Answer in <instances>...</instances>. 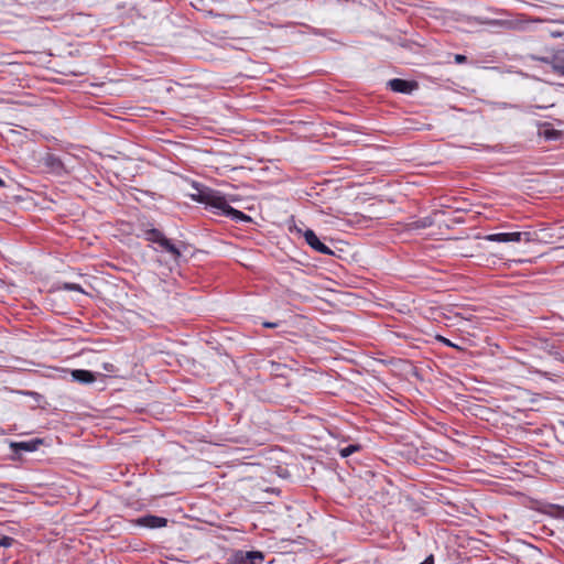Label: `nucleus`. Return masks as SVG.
Returning a JSON list of instances; mask_svg holds the SVG:
<instances>
[{"mask_svg": "<svg viewBox=\"0 0 564 564\" xmlns=\"http://www.w3.org/2000/svg\"><path fill=\"white\" fill-rule=\"evenodd\" d=\"M195 199L213 209L214 214L229 217L235 221H250L251 218L245 213L232 208L227 199L216 191L200 192Z\"/></svg>", "mask_w": 564, "mask_h": 564, "instance_id": "nucleus-1", "label": "nucleus"}, {"mask_svg": "<svg viewBox=\"0 0 564 564\" xmlns=\"http://www.w3.org/2000/svg\"><path fill=\"white\" fill-rule=\"evenodd\" d=\"M264 554L260 551H235L224 564H262Z\"/></svg>", "mask_w": 564, "mask_h": 564, "instance_id": "nucleus-2", "label": "nucleus"}, {"mask_svg": "<svg viewBox=\"0 0 564 564\" xmlns=\"http://www.w3.org/2000/svg\"><path fill=\"white\" fill-rule=\"evenodd\" d=\"M43 164L48 172L58 176L68 174L70 172V170L67 167L66 162L53 153H47L44 156Z\"/></svg>", "mask_w": 564, "mask_h": 564, "instance_id": "nucleus-3", "label": "nucleus"}, {"mask_svg": "<svg viewBox=\"0 0 564 564\" xmlns=\"http://www.w3.org/2000/svg\"><path fill=\"white\" fill-rule=\"evenodd\" d=\"M488 241L494 242H520L522 240L529 242L531 241V234L530 232H499V234H491L487 235L485 237Z\"/></svg>", "mask_w": 564, "mask_h": 564, "instance_id": "nucleus-4", "label": "nucleus"}, {"mask_svg": "<svg viewBox=\"0 0 564 564\" xmlns=\"http://www.w3.org/2000/svg\"><path fill=\"white\" fill-rule=\"evenodd\" d=\"M132 523L138 527H143L148 529H159L164 528L167 524V519L154 514H145L143 517L137 518L132 520Z\"/></svg>", "mask_w": 564, "mask_h": 564, "instance_id": "nucleus-5", "label": "nucleus"}, {"mask_svg": "<svg viewBox=\"0 0 564 564\" xmlns=\"http://www.w3.org/2000/svg\"><path fill=\"white\" fill-rule=\"evenodd\" d=\"M303 237L305 239V242L316 252H319L322 254H333L332 249L319 240L314 230L306 229L303 232Z\"/></svg>", "mask_w": 564, "mask_h": 564, "instance_id": "nucleus-6", "label": "nucleus"}, {"mask_svg": "<svg viewBox=\"0 0 564 564\" xmlns=\"http://www.w3.org/2000/svg\"><path fill=\"white\" fill-rule=\"evenodd\" d=\"M388 87L394 93L410 94L417 87V84L401 78H393L388 82Z\"/></svg>", "mask_w": 564, "mask_h": 564, "instance_id": "nucleus-7", "label": "nucleus"}, {"mask_svg": "<svg viewBox=\"0 0 564 564\" xmlns=\"http://www.w3.org/2000/svg\"><path fill=\"white\" fill-rule=\"evenodd\" d=\"M42 444H43V440L33 438L30 441L12 442L10 444V447L13 453L19 454L21 452H35L39 449L40 445H42Z\"/></svg>", "mask_w": 564, "mask_h": 564, "instance_id": "nucleus-8", "label": "nucleus"}, {"mask_svg": "<svg viewBox=\"0 0 564 564\" xmlns=\"http://www.w3.org/2000/svg\"><path fill=\"white\" fill-rule=\"evenodd\" d=\"M540 61L549 63L555 73L564 76V50L558 51L551 59L542 57Z\"/></svg>", "mask_w": 564, "mask_h": 564, "instance_id": "nucleus-9", "label": "nucleus"}, {"mask_svg": "<svg viewBox=\"0 0 564 564\" xmlns=\"http://www.w3.org/2000/svg\"><path fill=\"white\" fill-rule=\"evenodd\" d=\"M73 381L79 383H93L96 380L94 372L85 369H75L70 371Z\"/></svg>", "mask_w": 564, "mask_h": 564, "instance_id": "nucleus-10", "label": "nucleus"}, {"mask_svg": "<svg viewBox=\"0 0 564 564\" xmlns=\"http://www.w3.org/2000/svg\"><path fill=\"white\" fill-rule=\"evenodd\" d=\"M156 245H159L164 251L171 253L174 260H177L182 256L180 249L164 235Z\"/></svg>", "mask_w": 564, "mask_h": 564, "instance_id": "nucleus-11", "label": "nucleus"}, {"mask_svg": "<svg viewBox=\"0 0 564 564\" xmlns=\"http://www.w3.org/2000/svg\"><path fill=\"white\" fill-rule=\"evenodd\" d=\"M540 135L549 141L558 140L562 135V132L552 128L550 123H544L540 130Z\"/></svg>", "mask_w": 564, "mask_h": 564, "instance_id": "nucleus-12", "label": "nucleus"}, {"mask_svg": "<svg viewBox=\"0 0 564 564\" xmlns=\"http://www.w3.org/2000/svg\"><path fill=\"white\" fill-rule=\"evenodd\" d=\"M163 232L156 228H152L145 231V239L150 242L158 243L163 237Z\"/></svg>", "mask_w": 564, "mask_h": 564, "instance_id": "nucleus-13", "label": "nucleus"}, {"mask_svg": "<svg viewBox=\"0 0 564 564\" xmlns=\"http://www.w3.org/2000/svg\"><path fill=\"white\" fill-rule=\"evenodd\" d=\"M360 449V445L358 444H350L339 451V454L343 458H346L350 456L351 454L358 452Z\"/></svg>", "mask_w": 564, "mask_h": 564, "instance_id": "nucleus-14", "label": "nucleus"}, {"mask_svg": "<svg viewBox=\"0 0 564 564\" xmlns=\"http://www.w3.org/2000/svg\"><path fill=\"white\" fill-rule=\"evenodd\" d=\"M433 221L430 217H425V218H422L417 221H415V227L416 228H426V227H430L432 226Z\"/></svg>", "mask_w": 564, "mask_h": 564, "instance_id": "nucleus-15", "label": "nucleus"}, {"mask_svg": "<svg viewBox=\"0 0 564 564\" xmlns=\"http://www.w3.org/2000/svg\"><path fill=\"white\" fill-rule=\"evenodd\" d=\"M63 289L66 291H76V292L84 293V290L77 283H64Z\"/></svg>", "mask_w": 564, "mask_h": 564, "instance_id": "nucleus-16", "label": "nucleus"}, {"mask_svg": "<svg viewBox=\"0 0 564 564\" xmlns=\"http://www.w3.org/2000/svg\"><path fill=\"white\" fill-rule=\"evenodd\" d=\"M14 543V539L11 536L3 535L0 539V546L10 547Z\"/></svg>", "mask_w": 564, "mask_h": 564, "instance_id": "nucleus-17", "label": "nucleus"}, {"mask_svg": "<svg viewBox=\"0 0 564 564\" xmlns=\"http://www.w3.org/2000/svg\"><path fill=\"white\" fill-rule=\"evenodd\" d=\"M436 339H437L440 343L444 344L445 346L458 348V346H456V345H455V344H453L449 339H447V338H445V337H443V336H441V335L436 336Z\"/></svg>", "mask_w": 564, "mask_h": 564, "instance_id": "nucleus-18", "label": "nucleus"}, {"mask_svg": "<svg viewBox=\"0 0 564 564\" xmlns=\"http://www.w3.org/2000/svg\"><path fill=\"white\" fill-rule=\"evenodd\" d=\"M262 325L267 328H275L280 325V322H264Z\"/></svg>", "mask_w": 564, "mask_h": 564, "instance_id": "nucleus-19", "label": "nucleus"}, {"mask_svg": "<svg viewBox=\"0 0 564 564\" xmlns=\"http://www.w3.org/2000/svg\"><path fill=\"white\" fill-rule=\"evenodd\" d=\"M455 61H456L457 63H463V62H465V61H466V56H464V55H456V56H455Z\"/></svg>", "mask_w": 564, "mask_h": 564, "instance_id": "nucleus-20", "label": "nucleus"}, {"mask_svg": "<svg viewBox=\"0 0 564 564\" xmlns=\"http://www.w3.org/2000/svg\"><path fill=\"white\" fill-rule=\"evenodd\" d=\"M6 186H7L6 182L2 178H0V187H6Z\"/></svg>", "mask_w": 564, "mask_h": 564, "instance_id": "nucleus-21", "label": "nucleus"}]
</instances>
